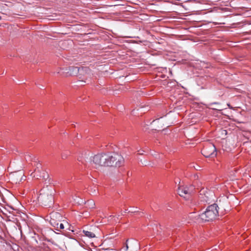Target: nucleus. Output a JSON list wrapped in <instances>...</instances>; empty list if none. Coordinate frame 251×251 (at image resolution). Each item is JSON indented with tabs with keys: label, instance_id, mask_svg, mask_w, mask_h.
<instances>
[{
	"label": "nucleus",
	"instance_id": "obj_1",
	"mask_svg": "<svg viewBox=\"0 0 251 251\" xmlns=\"http://www.w3.org/2000/svg\"><path fill=\"white\" fill-rule=\"evenodd\" d=\"M218 208L217 204L215 203L208 206L205 211L199 215L197 220L203 222L213 221L218 216Z\"/></svg>",
	"mask_w": 251,
	"mask_h": 251
},
{
	"label": "nucleus",
	"instance_id": "obj_2",
	"mask_svg": "<svg viewBox=\"0 0 251 251\" xmlns=\"http://www.w3.org/2000/svg\"><path fill=\"white\" fill-rule=\"evenodd\" d=\"M106 159L107 166H115L120 167L124 164V159L121 155L117 153L113 154H107Z\"/></svg>",
	"mask_w": 251,
	"mask_h": 251
},
{
	"label": "nucleus",
	"instance_id": "obj_3",
	"mask_svg": "<svg viewBox=\"0 0 251 251\" xmlns=\"http://www.w3.org/2000/svg\"><path fill=\"white\" fill-rule=\"evenodd\" d=\"M106 153H100L95 155L93 158V162L95 165V167L97 168L100 166H107Z\"/></svg>",
	"mask_w": 251,
	"mask_h": 251
},
{
	"label": "nucleus",
	"instance_id": "obj_4",
	"mask_svg": "<svg viewBox=\"0 0 251 251\" xmlns=\"http://www.w3.org/2000/svg\"><path fill=\"white\" fill-rule=\"evenodd\" d=\"M216 149L212 144H209L201 150V153L205 157H214L216 155Z\"/></svg>",
	"mask_w": 251,
	"mask_h": 251
},
{
	"label": "nucleus",
	"instance_id": "obj_5",
	"mask_svg": "<svg viewBox=\"0 0 251 251\" xmlns=\"http://www.w3.org/2000/svg\"><path fill=\"white\" fill-rule=\"evenodd\" d=\"M192 191L193 187H188L187 186H180L177 189L179 195L186 199L189 198Z\"/></svg>",
	"mask_w": 251,
	"mask_h": 251
},
{
	"label": "nucleus",
	"instance_id": "obj_6",
	"mask_svg": "<svg viewBox=\"0 0 251 251\" xmlns=\"http://www.w3.org/2000/svg\"><path fill=\"white\" fill-rule=\"evenodd\" d=\"M50 224L56 228V230H59L60 229H63L64 228V225L63 223L56 222L54 219L51 218L50 221Z\"/></svg>",
	"mask_w": 251,
	"mask_h": 251
},
{
	"label": "nucleus",
	"instance_id": "obj_7",
	"mask_svg": "<svg viewBox=\"0 0 251 251\" xmlns=\"http://www.w3.org/2000/svg\"><path fill=\"white\" fill-rule=\"evenodd\" d=\"M201 214H197L196 212H191L189 213L188 218L193 222H202V221H198L197 219L199 217Z\"/></svg>",
	"mask_w": 251,
	"mask_h": 251
},
{
	"label": "nucleus",
	"instance_id": "obj_8",
	"mask_svg": "<svg viewBox=\"0 0 251 251\" xmlns=\"http://www.w3.org/2000/svg\"><path fill=\"white\" fill-rule=\"evenodd\" d=\"M83 232L86 236L89 238H92L95 237V234L91 231L83 230Z\"/></svg>",
	"mask_w": 251,
	"mask_h": 251
},
{
	"label": "nucleus",
	"instance_id": "obj_9",
	"mask_svg": "<svg viewBox=\"0 0 251 251\" xmlns=\"http://www.w3.org/2000/svg\"><path fill=\"white\" fill-rule=\"evenodd\" d=\"M38 159H35L34 158V162H35V164H34V166H36V168L35 169V172H40V169L41 168V164L39 163H38L36 160H37Z\"/></svg>",
	"mask_w": 251,
	"mask_h": 251
},
{
	"label": "nucleus",
	"instance_id": "obj_10",
	"mask_svg": "<svg viewBox=\"0 0 251 251\" xmlns=\"http://www.w3.org/2000/svg\"><path fill=\"white\" fill-rule=\"evenodd\" d=\"M53 201V195L50 193V195L48 196L47 200L45 201V202H47L48 204L51 203Z\"/></svg>",
	"mask_w": 251,
	"mask_h": 251
},
{
	"label": "nucleus",
	"instance_id": "obj_11",
	"mask_svg": "<svg viewBox=\"0 0 251 251\" xmlns=\"http://www.w3.org/2000/svg\"><path fill=\"white\" fill-rule=\"evenodd\" d=\"M70 70H72L73 75H77L79 71V68L77 67H72Z\"/></svg>",
	"mask_w": 251,
	"mask_h": 251
},
{
	"label": "nucleus",
	"instance_id": "obj_12",
	"mask_svg": "<svg viewBox=\"0 0 251 251\" xmlns=\"http://www.w3.org/2000/svg\"><path fill=\"white\" fill-rule=\"evenodd\" d=\"M70 152L69 151H66L64 152H63L61 154V158L63 159H65L67 158L68 156L70 155Z\"/></svg>",
	"mask_w": 251,
	"mask_h": 251
},
{
	"label": "nucleus",
	"instance_id": "obj_13",
	"mask_svg": "<svg viewBox=\"0 0 251 251\" xmlns=\"http://www.w3.org/2000/svg\"><path fill=\"white\" fill-rule=\"evenodd\" d=\"M46 176H48V174H46L45 172H44L43 173V176H40V177H42L44 179H46Z\"/></svg>",
	"mask_w": 251,
	"mask_h": 251
},
{
	"label": "nucleus",
	"instance_id": "obj_14",
	"mask_svg": "<svg viewBox=\"0 0 251 251\" xmlns=\"http://www.w3.org/2000/svg\"><path fill=\"white\" fill-rule=\"evenodd\" d=\"M128 249V245L127 244H126V246L124 248V249L126 251H127V250Z\"/></svg>",
	"mask_w": 251,
	"mask_h": 251
},
{
	"label": "nucleus",
	"instance_id": "obj_15",
	"mask_svg": "<svg viewBox=\"0 0 251 251\" xmlns=\"http://www.w3.org/2000/svg\"><path fill=\"white\" fill-rule=\"evenodd\" d=\"M193 167L195 168V169L196 170H199V169L200 168V167L199 166H197V167H196V168L195 166H193Z\"/></svg>",
	"mask_w": 251,
	"mask_h": 251
},
{
	"label": "nucleus",
	"instance_id": "obj_16",
	"mask_svg": "<svg viewBox=\"0 0 251 251\" xmlns=\"http://www.w3.org/2000/svg\"><path fill=\"white\" fill-rule=\"evenodd\" d=\"M138 153L139 154H143V153H142V151H138Z\"/></svg>",
	"mask_w": 251,
	"mask_h": 251
},
{
	"label": "nucleus",
	"instance_id": "obj_17",
	"mask_svg": "<svg viewBox=\"0 0 251 251\" xmlns=\"http://www.w3.org/2000/svg\"><path fill=\"white\" fill-rule=\"evenodd\" d=\"M138 153L139 154H143V153H142V151H138Z\"/></svg>",
	"mask_w": 251,
	"mask_h": 251
},
{
	"label": "nucleus",
	"instance_id": "obj_18",
	"mask_svg": "<svg viewBox=\"0 0 251 251\" xmlns=\"http://www.w3.org/2000/svg\"><path fill=\"white\" fill-rule=\"evenodd\" d=\"M55 215H56V216H58L59 217H60V215L58 213H55Z\"/></svg>",
	"mask_w": 251,
	"mask_h": 251
},
{
	"label": "nucleus",
	"instance_id": "obj_19",
	"mask_svg": "<svg viewBox=\"0 0 251 251\" xmlns=\"http://www.w3.org/2000/svg\"><path fill=\"white\" fill-rule=\"evenodd\" d=\"M218 102H214L212 104H218Z\"/></svg>",
	"mask_w": 251,
	"mask_h": 251
},
{
	"label": "nucleus",
	"instance_id": "obj_20",
	"mask_svg": "<svg viewBox=\"0 0 251 251\" xmlns=\"http://www.w3.org/2000/svg\"><path fill=\"white\" fill-rule=\"evenodd\" d=\"M89 202H91V203H93V201H89Z\"/></svg>",
	"mask_w": 251,
	"mask_h": 251
}]
</instances>
